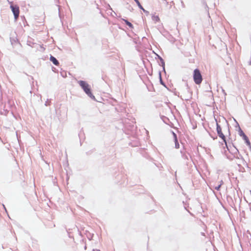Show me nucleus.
Instances as JSON below:
<instances>
[{
    "label": "nucleus",
    "instance_id": "nucleus-1",
    "mask_svg": "<svg viewBox=\"0 0 251 251\" xmlns=\"http://www.w3.org/2000/svg\"><path fill=\"white\" fill-rule=\"evenodd\" d=\"M78 83L89 97L94 98V96L92 95L91 92L90 86L87 82L83 80H80Z\"/></svg>",
    "mask_w": 251,
    "mask_h": 251
},
{
    "label": "nucleus",
    "instance_id": "nucleus-2",
    "mask_svg": "<svg viewBox=\"0 0 251 251\" xmlns=\"http://www.w3.org/2000/svg\"><path fill=\"white\" fill-rule=\"evenodd\" d=\"M193 79L194 82L197 84H200L202 81V78L201 75L200 70L198 69H196L194 71Z\"/></svg>",
    "mask_w": 251,
    "mask_h": 251
},
{
    "label": "nucleus",
    "instance_id": "nucleus-3",
    "mask_svg": "<svg viewBox=\"0 0 251 251\" xmlns=\"http://www.w3.org/2000/svg\"><path fill=\"white\" fill-rule=\"evenodd\" d=\"M10 8L14 14V18L17 20L19 16V8L17 5H11Z\"/></svg>",
    "mask_w": 251,
    "mask_h": 251
},
{
    "label": "nucleus",
    "instance_id": "nucleus-4",
    "mask_svg": "<svg viewBox=\"0 0 251 251\" xmlns=\"http://www.w3.org/2000/svg\"><path fill=\"white\" fill-rule=\"evenodd\" d=\"M217 131L218 136L223 140V141H224V142L225 143V144L227 148L228 149V147H227V146L226 144V140L225 136L222 133V128L218 123H217Z\"/></svg>",
    "mask_w": 251,
    "mask_h": 251
},
{
    "label": "nucleus",
    "instance_id": "nucleus-5",
    "mask_svg": "<svg viewBox=\"0 0 251 251\" xmlns=\"http://www.w3.org/2000/svg\"><path fill=\"white\" fill-rule=\"evenodd\" d=\"M50 60L55 65L58 66L59 65V62L58 60L53 56L50 55Z\"/></svg>",
    "mask_w": 251,
    "mask_h": 251
},
{
    "label": "nucleus",
    "instance_id": "nucleus-6",
    "mask_svg": "<svg viewBox=\"0 0 251 251\" xmlns=\"http://www.w3.org/2000/svg\"><path fill=\"white\" fill-rule=\"evenodd\" d=\"M135 2L137 3V5L138 6L139 8L141 9H142L145 13H149V12L146 10L143 6L141 5L139 1L138 0H134Z\"/></svg>",
    "mask_w": 251,
    "mask_h": 251
},
{
    "label": "nucleus",
    "instance_id": "nucleus-7",
    "mask_svg": "<svg viewBox=\"0 0 251 251\" xmlns=\"http://www.w3.org/2000/svg\"><path fill=\"white\" fill-rule=\"evenodd\" d=\"M173 135L174 136L175 142V147H176V148L178 149L179 147V145L178 142L177 138H176V135L175 133H173Z\"/></svg>",
    "mask_w": 251,
    "mask_h": 251
},
{
    "label": "nucleus",
    "instance_id": "nucleus-8",
    "mask_svg": "<svg viewBox=\"0 0 251 251\" xmlns=\"http://www.w3.org/2000/svg\"><path fill=\"white\" fill-rule=\"evenodd\" d=\"M152 20L155 22H157L159 21V18L158 16L153 15L152 16Z\"/></svg>",
    "mask_w": 251,
    "mask_h": 251
},
{
    "label": "nucleus",
    "instance_id": "nucleus-9",
    "mask_svg": "<svg viewBox=\"0 0 251 251\" xmlns=\"http://www.w3.org/2000/svg\"><path fill=\"white\" fill-rule=\"evenodd\" d=\"M124 21H125L126 25H128L129 27L133 28V25L131 23L129 22L128 21L126 20H124Z\"/></svg>",
    "mask_w": 251,
    "mask_h": 251
},
{
    "label": "nucleus",
    "instance_id": "nucleus-10",
    "mask_svg": "<svg viewBox=\"0 0 251 251\" xmlns=\"http://www.w3.org/2000/svg\"><path fill=\"white\" fill-rule=\"evenodd\" d=\"M158 57L159 60L161 61L162 66H163V69H164L165 62H164L163 59L159 55H158Z\"/></svg>",
    "mask_w": 251,
    "mask_h": 251
},
{
    "label": "nucleus",
    "instance_id": "nucleus-11",
    "mask_svg": "<svg viewBox=\"0 0 251 251\" xmlns=\"http://www.w3.org/2000/svg\"><path fill=\"white\" fill-rule=\"evenodd\" d=\"M239 135L243 137H246V135L241 129L239 130Z\"/></svg>",
    "mask_w": 251,
    "mask_h": 251
},
{
    "label": "nucleus",
    "instance_id": "nucleus-12",
    "mask_svg": "<svg viewBox=\"0 0 251 251\" xmlns=\"http://www.w3.org/2000/svg\"><path fill=\"white\" fill-rule=\"evenodd\" d=\"M223 184V181L222 180L221 181V184L217 186H215V189L218 191H219L221 188V185Z\"/></svg>",
    "mask_w": 251,
    "mask_h": 251
},
{
    "label": "nucleus",
    "instance_id": "nucleus-13",
    "mask_svg": "<svg viewBox=\"0 0 251 251\" xmlns=\"http://www.w3.org/2000/svg\"><path fill=\"white\" fill-rule=\"evenodd\" d=\"M245 142L248 146H250V142L249 139H248V140L246 141Z\"/></svg>",
    "mask_w": 251,
    "mask_h": 251
},
{
    "label": "nucleus",
    "instance_id": "nucleus-14",
    "mask_svg": "<svg viewBox=\"0 0 251 251\" xmlns=\"http://www.w3.org/2000/svg\"><path fill=\"white\" fill-rule=\"evenodd\" d=\"M243 139H244V140L246 141H247L248 139V137L246 136V137H243Z\"/></svg>",
    "mask_w": 251,
    "mask_h": 251
},
{
    "label": "nucleus",
    "instance_id": "nucleus-15",
    "mask_svg": "<svg viewBox=\"0 0 251 251\" xmlns=\"http://www.w3.org/2000/svg\"><path fill=\"white\" fill-rule=\"evenodd\" d=\"M93 251H100V250H97V249H94V250H93Z\"/></svg>",
    "mask_w": 251,
    "mask_h": 251
},
{
    "label": "nucleus",
    "instance_id": "nucleus-16",
    "mask_svg": "<svg viewBox=\"0 0 251 251\" xmlns=\"http://www.w3.org/2000/svg\"><path fill=\"white\" fill-rule=\"evenodd\" d=\"M2 206H3V208L5 209V211H6V208H5V207L4 205L2 204Z\"/></svg>",
    "mask_w": 251,
    "mask_h": 251
},
{
    "label": "nucleus",
    "instance_id": "nucleus-17",
    "mask_svg": "<svg viewBox=\"0 0 251 251\" xmlns=\"http://www.w3.org/2000/svg\"><path fill=\"white\" fill-rule=\"evenodd\" d=\"M181 3H182V4L183 6H184V3H183V2L182 1H181Z\"/></svg>",
    "mask_w": 251,
    "mask_h": 251
},
{
    "label": "nucleus",
    "instance_id": "nucleus-18",
    "mask_svg": "<svg viewBox=\"0 0 251 251\" xmlns=\"http://www.w3.org/2000/svg\"><path fill=\"white\" fill-rule=\"evenodd\" d=\"M235 150L237 152H238V150L236 148H235Z\"/></svg>",
    "mask_w": 251,
    "mask_h": 251
},
{
    "label": "nucleus",
    "instance_id": "nucleus-19",
    "mask_svg": "<svg viewBox=\"0 0 251 251\" xmlns=\"http://www.w3.org/2000/svg\"><path fill=\"white\" fill-rule=\"evenodd\" d=\"M250 211H251V207H250Z\"/></svg>",
    "mask_w": 251,
    "mask_h": 251
}]
</instances>
